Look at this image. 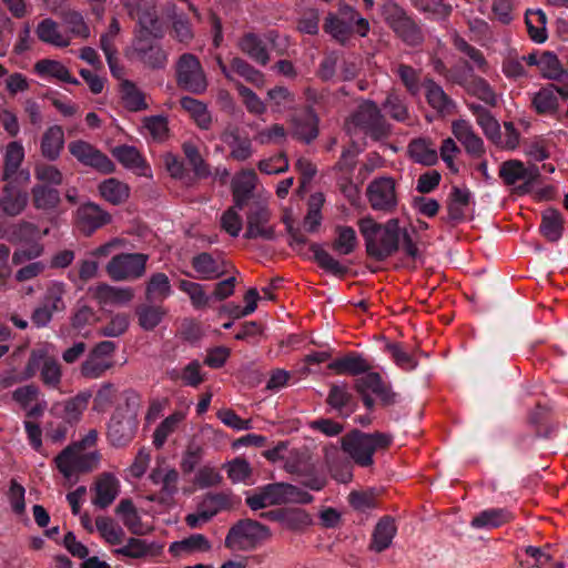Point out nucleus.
<instances>
[{
	"instance_id": "1",
	"label": "nucleus",
	"mask_w": 568,
	"mask_h": 568,
	"mask_svg": "<svg viewBox=\"0 0 568 568\" xmlns=\"http://www.w3.org/2000/svg\"><path fill=\"white\" fill-rule=\"evenodd\" d=\"M358 229L364 237L367 254L376 261H384L399 248L400 227L397 219L377 223L366 216L358 221Z\"/></svg>"
},
{
	"instance_id": "2",
	"label": "nucleus",
	"mask_w": 568,
	"mask_h": 568,
	"mask_svg": "<svg viewBox=\"0 0 568 568\" xmlns=\"http://www.w3.org/2000/svg\"><path fill=\"white\" fill-rule=\"evenodd\" d=\"M393 437L386 433H364L354 429L341 439L343 452L358 466L371 467L374 464V454L387 449Z\"/></svg>"
},
{
	"instance_id": "3",
	"label": "nucleus",
	"mask_w": 568,
	"mask_h": 568,
	"mask_svg": "<svg viewBox=\"0 0 568 568\" xmlns=\"http://www.w3.org/2000/svg\"><path fill=\"white\" fill-rule=\"evenodd\" d=\"M347 131L352 134L363 133L375 142L387 140L392 133V126L386 121L381 109L373 101H364L351 114L346 122Z\"/></svg>"
},
{
	"instance_id": "4",
	"label": "nucleus",
	"mask_w": 568,
	"mask_h": 568,
	"mask_svg": "<svg viewBox=\"0 0 568 568\" xmlns=\"http://www.w3.org/2000/svg\"><path fill=\"white\" fill-rule=\"evenodd\" d=\"M312 500L313 496L311 494L287 483L264 485L245 498L246 505L252 510L288 503L310 504Z\"/></svg>"
},
{
	"instance_id": "5",
	"label": "nucleus",
	"mask_w": 568,
	"mask_h": 568,
	"mask_svg": "<svg viewBox=\"0 0 568 568\" xmlns=\"http://www.w3.org/2000/svg\"><path fill=\"white\" fill-rule=\"evenodd\" d=\"M101 458L99 450L82 452L69 444L53 458V465L64 480L77 483L81 475L98 469Z\"/></svg>"
},
{
	"instance_id": "6",
	"label": "nucleus",
	"mask_w": 568,
	"mask_h": 568,
	"mask_svg": "<svg viewBox=\"0 0 568 568\" xmlns=\"http://www.w3.org/2000/svg\"><path fill=\"white\" fill-rule=\"evenodd\" d=\"M126 412L116 408L108 425V439L114 447L129 445L138 429L136 413L140 406L139 395L134 392L125 393Z\"/></svg>"
},
{
	"instance_id": "7",
	"label": "nucleus",
	"mask_w": 568,
	"mask_h": 568,
	"mask_svg": "<svg viewBox=\"0 0 568 568\" xmlns=\"http://www.w3.org/2000/svg\"><path fill=\"white\" fill-rule=\"evenodd\" d=\"M50 345L33 348L27 362V376L33 378L37 373L43 386L50 389L60 390L62 384V366L59 361L50 354Z\"/></svg>"
},
{
	"instance_id": "8",
	"label": "nucleus",
	"mask_w": 568,
	"mask_h": 568,
	"mask_svg": "<svg viewBox=\"0 0 568 568\" xmlns=\"http://www.w3.org/2000/svg\"><path fill=\"white\" fill-rule=\"evenodd\" d=\"M233 495L230 491L209 493L196 506V510L186 515L185 523L190 529H201L220 511L231 508Z\"/></svg>"
},
{
	"instance_id": "9",
	"label": "nucleus",
	"mask_w": 568,
	"mask_h": 568,
	"mask_svg": "<svg viewBox=\"0 0 568 568\" xmlns=\"http://www.w3.org/2000/svg\"><path fill=\"white\" fill-rule=\"evenodd\" d=\"M149 255L143 253H121L106 265V273L114 281H132L145 273Z\"/></svg>"
},
{
	"instance_id": "10",
	"label": "nucleus",
	"mask_w": 568,
	"mask_h": 568,
	"mask_svg": "<svg viewBox=\"0 0 568 568\" xmlns=\"http://www.w3.org/2000/svg\"><path fill=\"white\" fill-rule=\"evenodd\" d=\"M176 81L179 87L195 94H201L206 90V77L194 54L184 53L180 57L176 64Z\"/></svg>"
},
{
	"instance_id": "11",
	"label": "nucleus",
	"mask_w": 568,
	"mask_h": 568,
	"mask_svg": "<svg viewBox=\"0 0 568 568\" xmlns=\"http://www.w3.org/2000/svg\"><path fill=\"white\" fill-rule=\"evenodd\" d=\"M116 345L111 341L98 343L81 364L80 374L88 379L102 377L114 365L113 354Z\"/></svg>"
},
{
	"instance_id": "12",
	"label": "nucleus",
	"mask_w": 568,
	"mask_h": 568,
	"mask_svg": "<svg viewBox=\"0 0 568 568\" xmlns=\"http://www.w3.org/2000/svg\"><path fill=\"white\" fill-rule=\"evenodd\" d=\"M108 544L114 547V552L130 558L158 556L163 545L148 541L129 535H103Z\"/></svg>"
},
{
	"instance_id": "13",
	"label": "nucleus",
	"mask_w": 568,
	"mask_h": 568,
	"mask_svg": "<svg viewBox=\"0 0 568 568\" xmlns=\"http://www.w3.org/2000/svg\"><path fill=\"white\" fill-rule=\"evenodd\" d=\"M68 150L70 154L84 166H90L103 174L115 172V164L112 160L87 141H72L69 143Z\"/></svg>"
},
{
	"instance_id": "14",
	"label": "nucleus",
	"mask_w": 568,
	"mask_h": 568,
	"mask_svg": "<svg viewBox=\"0 0 568 568\" xmlns=\"http://www.w3.org/2000/svg\"><path fill=\"white\" fill-rule=\"evenodd\" d=\"M367 197L373 210L392 212L397 205L395 180L388 176L373 180L367 186Z\"/></svg>"
},
{
	"instance_id": "15",
	"label": "nucleus",
	"mask_w": 568,
	"mask_h": 568,
	"mask_svg": "<svg viewBox=\"0 0 568 568\" xmlns=\"http://www.w3.org/2000/svg\"><path fill=\"white\" fill-rule=\"evenodd\" d=\"M271 212L268 207L261 203H254L246 215V231L244 237L273 240L275 235L274 227L270 224Z\"/></svg>"
},
{
	"instance_id": "16",
	"label": "nucleus",
	"mask_w": 568,
	"mask_h": 568,
	"mask_svg": "<svg viewBox=\"0 0 568 568\" xmlns=\"http://www.w3.org/2000/svg\"><path fill=\"white\" fill-rule=\"evenodd\" d=\"M559 98L568 99V85L547 84L532 94L531 106L539 115L552 116L559 110Z\"/></svg>"
},
{
	"instance_id": "17",
	"label": "nucleus",
	"mask_w": 568,
	"mask_h": 568,
	"mask_svg": "<svg viewBox=\"0 0 568 568\" xmlns=\"http://www.w3.org/2000/svg\"><path fill=\"white\" fill-rule=\"evenodd\" d=\"M526 63L529 67H537L542 78L557 81L561 85H568V71L564 69L554 52H531L527 54Z\"/></svg>"
},
{
	"instance_id": "18",
	"label": "nucleus",
	"mask_w": 568,
	"mask_h": 568,
	"mask_svg": "<svg viewBox=\"0 0 568 568\" xmlns=\"http://www.w3.org/2000/svg\"><path fill=\"white\" fill-rule=\"evenodd\" d=\"M538 176L539 170L537 166L532 165L526 168L519 160L505 161L499 168V178L503 180L504 184L511 186L523 181L524 185L519 187L523 192H526Z\"/></svg>"
},
{
	"instance_id": "19",
	"label": "nucleus",
	"mask_w": 568,
	"mask_h": 568,
	"mask_svg": "<svg viewBox=\"0 0 568 568\" xmlns=\"http://www.w3.org/2000/svg\"><path fill=\"white\" fill-rule=\"evenodd\" d=\"M261 518L277 523L281 529L304 530L312 524L308 513L302 508H283L264 511Z\"/></svg>"
},
{
	"instance_id": "20",
	"label": "nucleus",
	"mask_w": 568,
	"mask_h": 568,
	"mask_svg": "<svg viewBox=\"0 0 568 568\" xmlns=\"http://www.w3.org/2000/svg\"><path fill=\"white\" fill-rule=\"evenodd\" d=\"M0 194V212L8 217H16L28 206V193L16 184V180L4 181Z\"/></svg>"
},
{
	"instance_id": "21",
	"label": "nucleus",
	"mask_w": 568,
	"mask_h": 568,
	"mask_svg": "<svg viewBox=\"0 0 568 568\" xmlns=\"http://www.w3.org/2000/svg\"><path fill=\"white\" fill-rule=\"evenodd\" d=\"M220 139L230 150V158L243 162L253 155L252 140L246 133L234 124H229L220 135Z\"/></svg>"
},
{
	"instance_id": "22",
	"label": "nucleus",
	"mask_w": 568,
	"mask_h": 568,
	"mask_svg": "<svg viewBox=\"0 0 568 568\" xmlns=\"http://www.w3.org/2000/svg\"><path fill=\"white\" fill-rule=\"evenodd\" d=\"M75 220L81 232L91 235L98 229L109 224L112 217L100 205L88 202L78 207Z\"/></svg>"
},
{
	"instance_id": "23",
	"label": "nucleus",
	"mask_w": 568,
	"mask_h": 568,
	"mask_svg": "<svg viewBox=\"0 0 568 568\" xmlns=\"http://www.w3.org/2000/svg\"><path fill=\"white\" fill-rule=\"evenodd\" d=\"M452 133L464 146L466 153L474 159H480L485 154L483 139L475 132L471 123L464 119L452 122Z\"/></svg>"
},
{
	"instance_id": "24",
	"label": "nucleus",
	"mask_w": 568,
	"mask_h": 568,
	"mask_svg": "<svg viewBox=\"0 0 568 568\" xmlns=\"http://www.w3.org/2000/svg\"><path fill=\"white\" fill-rule=\"evenodd\" d=\"M355 389L357 393H373L384 406L393 405L396 402V394L375 372L368 371L357 378Z\"/></svg>"
},
{
	"instance_id": "25",
	"label": "nucleus",
	"mask_w": 568,
	"mask_h": 568,
	"mask_svg": "<svg viewBox=\"0 0 568 568\" xmlns=\"http://www.w3.org/2000/svg\"><path fill=\"white\" fill-rule=\"evenodd\" d=\"M191 265L201 280H215L226 273V262L220 254L202 252L192 257Z\"/></svg>"
},
{
	"instance_id": "26",
	"label": "nucleus",
	"mask_w": 568,
	"mask_h": 568,
	"mask_svg": "<svg viewBox=\"0 0 568 568\" xmlns=\"http://www.w3.org/2000/svg\"><path fill=\"white\" fill-rule=\"evenodd\" d=\"M149 479L160 487L162 501L171 500L179 490L180 475L175 468L168 465H156L150 473Z\"/></svg>"
},
{
	"instance_id": "27",
	"label": "nucleus",
	"mask_w": 568,
	"mask_h": 568,
	"mask_svg": "<svg viewBox=\"0 0 568 568\" xmlns=\"http://www.w3.org/2000/svg\"><path fill=\"white\" fill-rule=\"evenodd\" d=\"M92 490L94 493L92 503L100 508H105L118 497L120 481L113 474L102 473L97 477Z\"/></svg>"
},
{
	"instance_id": "28",
	"label": "nucleus",
	"mask_w": 568,
	"mask_h": 568,
	"mask_svg": "<svg viewBox=\"0 0 568 568\" xmlns=\"http://www.w3.org/2000/svg\"><path fill=\"white\" fill-rule=\"evenodd\" d=\"M257 175L254 170H242L232 180L233 202L237 209H244L256 187Z\"/></svg>"
},
{
	"instance_id": "29",
	"label": "nucleus",
	"mask_w": 568,
	"mask_h": 568,
	"mask_svg": "<svg viewBox=\"0 0 568 568\" xmlns=\"http://www.w3.org/2000/svg\"><path fill=\"white\" fill-rule=\"evenodd\" d=\"M326 404L343 418L349 417L357 407L356 400L346 384L332 385L326 397Z\"/></svg>"
},
{
	"instance_id": "30",
	"label": "nucleus",
	"mask_w": 568,
	"mask_h": 568,
	"mask_svg": "<svg viewBox=\"0 0 568 568\" xmlns=\"http://www.w3.org/2000/svg\"><path fill=\"white\" fill-rule=\"evenodd\" d=\"M293 136L311 143L318 135V118L312 108H305L300 114L292 118Z\"/></svg>"
},
{
	"instance_id": "31",
	"label": "nucleus",
	"mask_w": 568,
	"mask_h": 568,
	"mask_svg": "<svg viewBox=\"0 0 568 568\" xmlns=\"http://www.w3.org/2000/svg\"><path fill=\"white\" fill-rule=\"evenodd\" d=\"M514 519L508 508H487L471 518L470 526L475 529L493 530L501 528Z\"/></svg>"
},
{
	"instance_id": "32",
	"label": "nucleus",
	"mask_w": 568,
	"mask_h": 568,
	"mask_svg": "<svg viewBox=\"0 0 568 568\" xmlns=\"http://www.w3.org/2000/svg\"><path fill=\"white\" fill-rule=\"evenodd\" d=\"M93 297L100 305H126L134 297V291L131 287H115L105 283H100L93 290Z\"/></svg>"
},
{
	"instance_id": "33",
	"label": "nucleus",
	"mask_w": 568,
	"mask_h": 568,
	"mask_svg": "<svg viewBox=\"0 0 568 568\" xmlns=\"http://www.w3.org/2000/svg\"><path fill=\"white\" fill-rule=\"evenodd\" d=\"M423 85L425 90V98L428 105L437 113L447 114L455 106L454 100L444 91L432 78H424Z\"/></svg>"
},
{
	"instance_id": "34",
	"label": "nucleus",
	"mask_w": 568,
	"mask_h": 568,
	"mask_svg": "<svg viewBox=\"0 0 568 568\" xmlns=\"http://www.w3.org/2000/svg\"><path fill=\"white\" fill-rule=\"evenodd\" d=\"M64 146V131L60 125L49 126L40 142L41 155L48 161H55L60 158V154Z\"/></svg>"
},
{
	"instance_id": "35",
	"label": "nucleus",
	"mask_w": 568,
	"mask_h": 568,
	"mask_svg": "<svg viewBox=\"0 0 568 568\" xmlns=\"http://www.w3.org/2000/svg\"><path fill=\"white\" fill-rule=\"evenodd\" d=\"M328 369L336 375H361L371 369L369 363L361 355L351 353L328 364Z\"/></svg>"
},
{
	"instance_id": "36",
	"label": "nucleus",
	"mask_w": 568,
	"mask_h": 568,
	"mask_svg": "<svg viewBox=\"0 0 568 568\" xmlns=\"http://www.w3.org/2000/svg\"><path fill=\"white\" fill-rule=\"evenodd\" d=\"M237 47L244 54L261 65H266L270 61L267 48L256 33H244L240 38Z\"/></svg>"
},
{
	"instance_id": "37",
	"label": "nucleus",
	"mask_w": 568,
	"mask_h": 568,
	"mask_svg": "<svg viewBox=\"0 0 568 568\" xmlns=\"http://www.w3.org/2000/svg\"><path fill=\"white\" fill-rule=\"evenodd\" d=\"M392 72L400 80L407 93L412 97L420 94L423 85L422 70L406 63H393Z\"/></svg>"
},
{
	"instance_id": "38",
	"label": "nucleus",
	"mask_w": 568,
	"mask_h": 568,
	"mask_svg": "<svg viewBox=\"0 0 568 568\" xmlns=\"http://www.w3.org/2000/svg\"><path fill=\"white\" fill-rule=\"evenodd\" d=\"M111 153L125 169L134 171L139 175H146L149 168L135 146L119 145L113 148Z\"/></svg>"
},
{
	"instance_id": "39",
	"label": "nucleus",
	"mask_w": 568,
	"mask_h": 568,
	"mask_svg": "<svg viewBox=\"0 0 568 568\" xmlns=\"http://www.w3.org/2000/svg\"><path fill=\"white\" fill-rule=\"evenodd\" d=\"M36 33L40 41L57 48H65L71 43V37L62 32L59 24L50 18L38 24Z\"/></svg>"
},
{
	"instance_id": "40",
	"label": "nucleus",
	"mask_w": 568,
	"mask_h": 568,
	"mask_svg": "<svg viewBox=\"0 0 568 568\" xmlns=\"http://www.w3.org/2000/svg\"><path fill=\"white\" fill-rule=\"evenodd\" d=\"M565 230V219L556 209H547L541 213L539 231L549 242H558Z\"/></svg>"
},
{
	"instance_id": "41",
	"label": "nucleus",
	"mask_w": 568,
	"mask_h": 568,
	"mask_svg": "<svg viewBox=\"0 0 568 568\" xmlns=\"http://www.w3.org/2000/svg\"><path fill=\"white\" fill-rule=\"evenodd\" d=\"M34 72L43 79H55L58 81L65 83L79 84V81L71 75L68 68L57 60H39L34 64Z\"/></svg>"
},
{
	"instance_id": "42",
	"label": "nucleus",
	"mask_w": 568,
	"mask_h": 568,
	"mask_svg": "<svg viewBox=\"0 0 568 568\" xmlns=\"http://www.w3.org/2000/svg\"><path fill=\"white\" fill-rule=\"evenodd\" d=\"M471 193L468 189L455 186L447 204V221L454 224L465 220L470 203Z\"/></svg>"
},
{
	"instance_id": "43",
	"label": "nucleus",
	"mask_w": 568,
	"mask_h": 568,
	"mask_svg": "<svg viewBox=\"0 0 568 568\" xmlns=\"http://www.w3.org/2000/svg\"><path fill=\"white\" fill-rule=\"evenodd\" d=\"M186 419V413L183 410H175L165 417L153 433V445L160 449L164 446L168 438L176 433Z\"/></svg>"
},
{
	"instance_id": "44",
	"label": "nucleus",
	"mask_w": 568,
	"mask_h": 568,
	"mask_svg": "<svg viewBox=\"0 0 568 568\" xmlns=\"http://www.w3.org/2000/svg\"><path fill=\"white\" fill-rule=\"evenodd\" d=\"M23 159L24 149L22 144L18 141L10 142L4 152L2 181L17 180V176L22 174V172H19V169Z\"/></svg>"
},
{
	"instance_id": "45",
	"label": "nucleus",
	"mask_w": 568,
	"mask_h": 568,
	"mask_svg": "<svg viewBox=\"0 0 568 568\" xmlns=\"http://www.w3.org/2000/svg\"><path fill=\"white\" fill-rule=\"evenodd\" d=\"M98 191L104 201L113 205L124 203L130 196V186L115 178L102 181L98 186Z\"/></svg>"
},
{
	"instance_id": "46",
	"label": "nucleus",
	"mask_w": 568,
	"mask_h": 568,
	"mask_svg": "<svg viewBox=\"0 0 568 568\" xmlns=\"http://www.w3.org/2000/svg\"><path fill=\"white\" fill-rule=\"evenodd\" d=\"M135 51L142 62L153 69L163 68L166 63V53L160 45L149 43L148 38H136Z\"/></svg>"
},
{
	"instance_id": "47",
	"label": "nucleus",
	"mask_w": 568,
	"mask_h": 568,
	"mask_svg": "<svg viewBox=\"0 0 568 568\" xmlns=\"http://www.w3.org/2000/svg\"><path fill=\"white\" fill-rule=\"evenodd\" d=\"M310 251L313 253V257L316 264L326 273L343 277L348 272V267L337 261L322 245L313 243L310 246Z\"/></svg>"
},
{
	"instance_id": "48",
	"label": "nucleus",
	"mask_w": 568,
	"mask_h": 568,
	"mask_svg": "<svg viewBox=\"0 0 568 568\" xmlns=\"http://www.w3.org/2000/svg\"><path fill=\"white\" fill-rule=\"evenodd\" d=\"M48 233V229L41 233L38 225L32 222L19 221L8 229V240L14 243H29L39 241L43 235H47Z\"/></svg>"
},
{
	"instance_id": "49",
	"label": "nucleus",
	"mask_w": 568,
	"mask_h": 568,
	"mask_svg": "<svg viewBox=\"0 0 568 568\" xmlns=\"http://www.w3.org/2000/svg\"><path fill=\"white\" fill-rule=\"evenodd\" d=\"M32 204L37 210L52 211L60 204V192L45 184H36L31 189Z\"/></svg>"
},
{
	"instance_id": "50",
	"label": "nucleus",
	"mask_w": 568,
	"mask_h": 568,
	"mask_svg": "<svg viewBox=\"0 0 568 568\" xmlns=\"http://www.w3.org/2000/svg\"><path fill=\"white\" fill-rule=\"evenodd\" d=\"M408 154L417 163L424 165H434L437 160V151L432 142L424 138L414 139L408 144Z\"/></svg>"
},
{
	"instance_id": "51",
	"label": "nucleus",
	"mask_w": 568,
	"mask_h": 568,
	"mask_svg": "<svg viewBox=\"0 0 568 568\" xmlns=\"http://www.w3.org/2000/svg\"><path fill=\"white\" fill-rule=\"evenodd\" d=\"M335 239L332 242V248L339 255L352 254L358 244L357 235L352 226L337 225L335 227Z\"/></svg>"
},
{
	"instance_id": "52",
	"label": "nucleus",
	"mask_w": 568,
	"mask_h": 568,
	"mask_svg": "<svg viewBox=\"0 0 568 568\" xmlns=\"http://www.w3.org/2000/svg\"><path fill=\"white\" fill-rule=\"evenodd\" d=\"M525 22L528 34L534 42L542 43L547 40V18L541 9H528L525 14Z\"/></svg>"
},
{
	"instance_id": "53",
	"label": "nucleus",
	"mask_w": 568,
	"mask_h": 568,
	"mask_svg": "<svg viewBox=\"0 0 568 568\" xmlns=\"http://www.w3.org/2000/svg\"><path fill=\"white\" fill-rule=\"evenodd\" d=\"M171 293V283L166 274L154 273L151 275L145 288V298L148 302H163Z\"/></svg>"
},
{
	"instance_id": "54",
	"label": "nucleus",
	"mask_w": 568,
	"mask_h": 568,
	"mask_svg": "<svg viewBox=\"0 0 568 568\" xmlns=\"http://www.w3.org/2000/svg\"><path fill=\"white\" fill-rule=\"evenodd\" d=\"M135 314L139 325L144 331H152L162 322L166 315V310L162 305L144 303L136 307Z\"/></svg>"
},
{
	"instance_id": "55",
	"label": "nucleus",
	"mask_w": 568,
	"mask_h": 568,
	"mask_svg": "<svg viewBox=\"0 0 568 568\" xmlns=\"http://www.w3.org/2000/svg\"><path fill=\"white\" fill-rule=\"evenodd\" d=\"M266 95L273 113H284L293 110L296 103L295 94L283 85L270 89Z\"/></svg>"
},
{
	"instance_id": "56",
	"label": "nucleus",
	"mask_w": 568,
	"mask_h": 568,
	"mask_svg": "<svg viewBox=\"0 0 568 568\" xmlns=\"http://www.w3.org/2000/svg\"><path fill=\"white\" fill-rule=\"evenodd\" d=\"M324 30L342 44L348 41L353 32L351 20L341 13L339 16L328 14L325 19Z\"/></svg>"
},
{
	"instance_id": "57",
	"label": "nucleus",
	"mask_w": 568,
	"mask_h": 568,
	"mask_svg": "<svg viewBox=\"0 0 568 568\" xmlns=\"http://www.w3.org/2000/svg\"><path fill=\"white\" fill-rule=\"evenodd\" d=\"M121 98L123 105L129 111L138 112L148 108L143 92L129 80L121 83Z\"/></svg>"
},
{
	"instance_id": "58",
	"label": "nucleus",
	"mask_w": 568,
	"mask_h": 568,
	"mask_svg": "<svg viewBox=\"0 0 568 568\" xmlns=\"http://www.w3.org/2000/svg\"><path fill=\"white\" fill-rule=\"evenodd\" d=\"M170 377L172 381H181L185 386L197 387L204 382L205 374L202 373L201 363L194 359L181 371L171 372Z\"/></svg>"
},
{
	"instance_id": "59",
	"label": "nucleus",
	"mask_w": 568,
	"mask_h": 568,
	"mask_svg": "<svg viewBox=\"0 0 568 568\" xmlns=\"http://www.w3.org/2000/svg\"><path fill=\"white\" fill-rule=\"evenodd\" d=\"M231 70L256 88H263L265 84L264 73L240 57L231 60Z\"/></svg>"
},
{
	"instance_id": "60",
	"label": "nucleus",
	"mask_w": 568,
	"mask_h": 568,
	"mask_svg": "<svg viewBox=\"0 0 568 568\" xmlns=\"http://www.w3.org/2000/svg\"><path fill=\"white\" fill-rule=\"evenodd\" d=\"M393 31L405 44L409 47L420 45L424 41L423 31L412 17L404 19V21L394 28Z\"/></svg>"
},
{
	"instance_id": "61",
	"label": "nucleus",
	"mask_w": 568,
	"mask_h": 568,
	"mask_svg": "<svg viewBox=\"0 0 568 568\" xmlns=\"http://www.w3.org/2000/svg\"><path fill=\"white\" fill-rule=\"evenodd\" d=\"M527 55H519L517 52L510 51L504 58L501 63V71L509 80H518L528 77L526 69Z\"/></svg>"
},
{
	"instance_id": "62",
	"label": "nucleus",
	"mask_w": 568,
	"mask_h": 568,
	"mask_svg": "<svg viewBox=\"0 0 568 568\" xmlns=\"http://www.w3.org/2000/svg\"><path fill=\"white\" fill-rule=\"evenodd\" d=\"M181 106L190 113L196 124L204 130H207L212 123L211 114L206 105L191 97H184L180 101Z\"/></svg>"
},
{
	"instance_id": "63",
	"label": "nucleus",
	"mask_w": 568,
	"mask_h": 568,
	"mask_svg": "<svg viewBox=\"0 0 568 568\" xmlns=\"http://www.w3.org/2000/svg\"><path fill=\"white\" fill-rule=\"evenodd\" d=\"M89 395L78 394L62 403L63 412L61 418L68 424H75L81 419L83 412L88 407Z\"/></svg>"
},
{
	"instance_id": "64",
	"label": "nucleus",
	"mask_w": 568,
	"mask_h": 568,
	"mask_svg": "<svg viewBox=\"0 0 568 568\" xmlns=\"http://www.w3.org/2000/svg\"><path fill=\"white\" fill-rule=\"evenodd\" d=\"M67 293L65 284L62 282L53 281L47 286L41 304L47 306L53 313L62 312L65 310L63 297Z\"/></svg>"
}]
</instances>
